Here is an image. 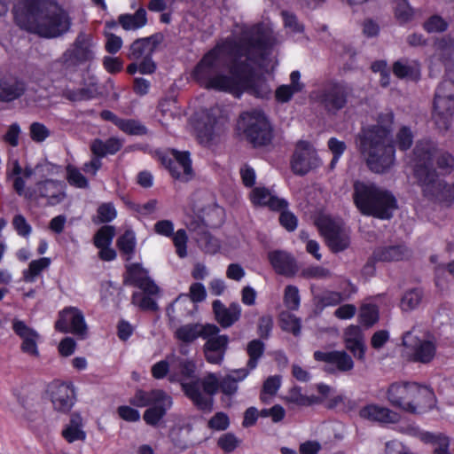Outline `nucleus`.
Segmentation results:
<instances>
[{"mask_svg":"<svg viewBox=\"0 0 454 454\" xmlns=\"http://www.w3.org/2000/svg\"><path fill=\"white\" fill-rule=\"evenodd\" d=\"M239 32L218 43L195 66L192 76L202 87L223 92H232L236 74L232 67L241 63L247 43L243 41V27Z\"/></svg>","mask_w":454,"mask_h":454,"instance_id":"f257e3e1","label":"nucleus"},{"mask_svg":"<svg viewBox=\"0 0 454 454\" xmlns=\"http://www.w3.org/2000/svg\"><path fill=\"white\" fill-rule=\"evenodd\" d=\"M242 38L247 47L242 62L232 67L236 84L231 93L239 96L242 91H247L257 98H266L270 88L262 76L255 74V69L262 66L270 54L274 43L272 32L262 24L244 26Z\"/></svg>","mask_w":454,"mask_h":454,"instance_id":"f03ea898","label":"nucleus"},{"mask_svg":"<svg viewBox=\"0 0 454 454\" xmlns=\"http://www.w3.org/2000/svg\"><path fill=\"white\" fill-rule=\"evenodd\" d=\"M17 26L44 38L66 34L72 21L68 13L54 0H26L23 8L14 11Z\"/></svg>","mask_w":454,"mask_h":454,"instance_id":"7ed1b4c3","label":"nucleus"},{"mask_svg":"<svg viewBox=\"0 0 454 454\" xmlns=\"http://www.w3.org/2000/svg\"><path fill=\"white\" fill-rule=\"evenodd\" d=\"M393 119L392 113L380 114L377 125L363 129L356 136L358 150L374 173H386L395 164V147L389 129Z\"/></svg>","mask_w":454,"mask_h":454,"instance_id":"20e7f679","label":"nucleus"},{"mask_svg":"<svg viewBox=\"0 0 454 454\" xmlns=\"http://www.w3.org/2000/svg\"><path fill=\"white\" fill-rule=\"evenodd\" d=\"M353 200L362 215L388 220L397 208L395 196L387 190L370 182L356 181Z\"/></svg>","mask_w":454,"mask_h":454,"instance_id":"39448f33","label":"nucleus"},{"mask_svg":"<svg viewBox=\"0 0 454 454\" xmlns=\"http://www.w3.org/2000/svg\"><path fill=\"white\" fill-rule=\"evenodd\" d=\"M434 397L430 388L416 382H394L387 391V398L392 406L412 414L430 408Z\"/></svg>","mask_w":454,"mask_h":454,"instance_id":"423d86ee","label":"nucleus"},{"mask_svg":"<svg viewBox=\"0 0 454 454\" xmlns=\"http://www.w3.org/2000/svg\"><path fill=\"white\" fill-rule=\"evenodd\" d=\"M415 177L422 188L423 195L442 207H449L454 201V183L439 180L435 169L426 166L415 168Z\"/></svg>","mask_w":454,"mask_h":454,"instance_id":"0eeeda50","label":"nucleus"},{"mask_svg":"<svg viewBox=\"0 0 454 454\" xmlns=\"http://www.w3.org/2000/svg\"><path fill=\"white\" fill-rule=\"evenodd\" d=\"M237 129L254 147L266 146L273 138L271 125L264 114L258 110L241 114Z\"/></svg>","mask_w":454,"mask_h":454,"instance_id":"6e6552de","label":"nucleus"},{"mask_svg":"<svg viewBox=\"0 0 454 454\" xmlns=\"http://www.w3.org/2000/svg\"><path fill=\"white\" fill-rule=\"evenodd\" d=\"M220 378L214 372H207L204 377L190 382H181L185 395L200 411H211L213 398L219 391Z\"/></svg>","mask_w":454,"mask_h":454,"instance_id":"1a4fd4ad","label":"nucleus"},{"mask_svg":"<svg viewBox=\"0 0 454 454\" xmlns=\"http://www.w3.org/2000/svg\"><path fill=\"white\" fill-rule=\"evenodd\" d=\"M207 211V215L203 217L198 215H189L185 220V225L198 246L205 253L215 254L220 248V243L217 239L208 232L207 227L216 225L211 218V215H219L222 209L209 206Z\"/></svg>","mask_w":454,"mask_h":454,"instance_id":"9d476101","label":"nucleus"},{"mask_svg":"<svg viewBox=\"0 0 454 454\" xmlns=\"http://www.w3.org/2000/svg\"><path fill=\"white\" fill-rule=\"evenodd\" d=\"M13 188L20 196L30 200L46 199L50 206L60 203L66 197L64 184L52 179L37 182L34 187L26 188L23 177H15Z\"/></svg>","mask_w":454,"mask_h":454,"instance_id":"9b49d317","label":"nucleus"},{"mask_svg":"<svg viewBox=\"0 0 454 454\" xmlns=\"http://www.w3.org/2000/svg\"><path fill=\"white\" fill-rule=\"evenodd\" d=\"M414 155L418 160L416 168L426 166L434 169L431 166L434 158L436 165L443 173L449 174L454 169V157L448 152L438 150L432 141H419L414 148Z\"/></svg>","mask_w":454,"mask_h":454,"instance_id":"f8f14e48","label":"nucleus"},{"mask_svg":"<svg viewBox=\"0 0 454 454\" xmlns=\"http://www.w3.org/2000/svg\"><path fill=\"white\" fill-rule=\"evenodd\" d=\"M351 91L347 83L331 81L312 95L325 111L335 114L346 106Z\"/></svg>","mask_w":454,"mask_h":454,"instance_id":"ddd939ff","label":"nucleus"},{"mask_svg":"<svg viewBox=\"0 0 454 454\" xmlns=\"http://www.w3.org/2000/svg\"><path fill=\"white\" fill-rule=\"evenodd\" d=\"M95 43L91 34L80 32L74 43L63 53L61 61L68 66H79L90 62L95 58Z\"/></svg>","mask_w":454,"mask_h":454,"instance_id":"4468645a","label":"nucleus"},{"mask_svg":"<svg viewBox=\"0 0 454 454\" xmlns=\"http://www.w3.org/2000/svg\"><path fill=\"white\" fill-rule=\"evenodd\" d=\"M317 226L333 252L338 253L349 247V232L339 223L329 217H322L318 219Z\"/></svg>","mask_w":454,"mask_h":454,"instance_id":"2eb2a0df","label":"nucleus"},{"mask_svg":"<svg viewBox=\"0 0 454 454\" xmlns=\"http://www.w3.org/2000/svg\"><path fill=\"white\" fill-rule=\"evenodd\" d=\"M160 159L173 178L188 182L193 177L194 173L188 152L172 149L168 153L162 154Z\"/></svg>","mask_w":454,"mask_h":454,"instance_id":"dca6fc26","label":"nucleus"},{"mask_svg":"<svg viewBox=\"0 0 454 454\" xmlns=\"http://www.w3.org/2000/svg\"><path fill=\"white\" fill-rule=\"evenodd\" d=\"M319 165L320 160L312 145L306 141H299L291 161L293 171L296 175L303 176Z\"/></svg>","mask_w":454,"mask_h":454,"instance_id":"f3484780","label":"nucleus"},{"mask_svg":"<svg viewBox=\"0 0 454 454\" xmlns=\"http://www.w3.org/2000/svg\"><path fill=\"white\" fill-rule=\"evenodd\" d=\"M55 328L61 333H71L81 338L87 334L83 314L74 307L67 308L59 313Z\"/></svg>","mask_w":454,"mask_h":454,"instance_id":"a211bd4d","label":"nucleus"},{"mask_svg":"<svg viewBox=\"0 0 454 454\" xmlns=\"http://www.w3.org/2000/svg\"><path fill=\"white\" fill-rule=\"evenodd\" d=\"M403 344L411 350L413 362L428 364L435 356L436 344L431 340L413 338L411 332L403 334Z\"/></svg>","mask_w":454,"mask_h":454,"instance_id":"6ab92c4d","label":"nucleus"},{"mask_svg":"<svg viewBox=\"0 0 454 454\" xmlns=\"http://www.w3.org/2000/svg\"><path fill=\"white\" fill-rule=\"evenodd\" d=\"M51 400L56 411L67 413L76 401L74 389L70 384L54 382L51 387Z\"/></svg>","mask_w":454,"mask_h":454,"instance_id":"aec40b11","label":"nucleus"},{"mask_svg":"<svg viewBox=\"0 0 454 454\" xmlns=\"http://www.w3.org/2000/svg\"><path fill=\"white\" fill-rule=\"evenodd\" d=\"M314 358L317 361L325 362L327 364L325 371L330 373H334L336 371L340 372H349L354 368V361L352 357L345 351H316Z\"/></svg>","mask_w":454,"mask_h":454,"instance_id":"412c9836","label":"nucleus"},{"mask_svg":"<svg viewBox=\"0 0 454 454\" xmlns=\"http://www.w3.org/2000/svg\"><path fill=\"white\" fill-rule=\"evenodd\" d=\"M219 333V327L214 324L190 323L178 327L175 332V337L184 345H189L199 337L207 338Z\"/></svg>","mask_w":454,"mask_h":454,"instance_id":"4be33fe9","label":"nucleus"},{"mask_svg":"<svg viewBox=\"0 0 454 454\" xmlns=\"http://www.w3.org/2000/svg\"><path fill=\"white\" fill-rule=\"evenodd\" d=\"M12 325L13 332L21 339V351L34 357L39 356L37 343L40 335L38 333L18 318H14Z\"/></svg>","mask_w":454,"mask_h":454,"instance_id":"5701e85b","label":"nucleus"},{"mask_svg":"<svg viewBox=\"0 0 454 454\" xmlns=\"http://www.w3.org/2000/svg\"><path fill=\"white\" fill-rule=\"evenodd\" d=\"M203 339L206 340L203 352L207 362L213 364H221L227 350L228 336L215 333Z\"/></svg>","mask_w":454,"mask_h":454,"instance_id":"b1692460","label":"nucleus"},{"mask_svg":"<svg viewBox=\"0 0 454 454\" xmlns=\"http://www.w3.org/2000/svg\"><path fill=\"white\" fill-rule=\"evenodd\" d=\"M163 39L162 34L156 33L149 37L135 40L129 46L128 58L131 60H138L152 56Z\"/></svg>","mask_w":454,"mask_h":454,"instance_id":"393cba45","label":"nucleus"},{"mask_svg":"<svg viewBox=\"0 0 454 454\" xmlns=\"http://www.w3.org/2000/svg\"><path fill=\"white\" fill-rule=\"evenodd\" d=\"M215 320L223 328H229L238 322L241 316V307L232 302L226 307L221 301L215 300L212 303Z\"/></svg>","mask_w":454,"mask_h":454,"instance_id":"a878e982","label":"nucleus"},{"mask_svg":"<svg viewBox=\"0 0 454 454\" xmlns=\"http://www.w3.org/2000/svg\"><path fill=\"white\" fill-rule=\"evenodd\" d=\"M454 114V98L434 96L433 119L436 126L442 130L449 129Z\"/></svg>","mask_w":454,"mask_h":454,"instance_id":"bb28decb","label":"nucleus"},{"mask_svg":"<svg viewBox=\"0 0 454 454\" xmlns=\"http://www.w3.org/2000/svg\"><path fill=\"white\" fill-rule=\"evenodd\" d=\"M359 416L364 419L383 424H395L400 420L398 413L376 404H369L359 411Z\"/></svg>","mask_w":454,"mask_h":454,"instance_id":"cd10ccee","label":"nucleus"},{"mask_svg":"<svg viewBox=\"0 0 454 454\" xmlns=\"http://www.w3.org/2000/svg\"><path fill=\"white\" fill-rule=\"evenodd\" d=\"M197 136L201 144H209L219 136V121L211 113L204 114L196 124Z\"/></svg>","mask_w":454,"mask_h":454,"instance_id":"c85d7f7f","label":"nucleus"},{"mask_svg":"<svg viewBox=\"0 0 454 454\" xmlns=\"http://www.w3.org/2000/svg\"><path fill=\"white\" fill-rule=\"evenodd\" d=\"M171 363V372L168 375L170 382H181V376L192 378L195 372V364L187 358L181 357L172 353L168 355Z\"/></svg>","mask_w":454,"mask_h":454,"instance_id":"c756f323","label":"nucleus"},{"mask_svg":"<svg viewBox=\"0 0 454 454\" xmlns=\"http://www.w3.org/2000/svg\"><path fill=\"white\" fill-rule=\"evenodd\" d=\"M345 347L359 360L364 357L365 346L362 331L358 325H349L344 331Z\"/></svg>","mask_w":454,"mask_h":454,"instance_id":"7c9ffc66","label":"nucleus"},{"mask_svg":"<svg viewBox=\"0 0 454 454\" xmlns=\"http://www.w3.org/2000/svg\"><path fill=\"white\" fill-rule=\"evenodd\" d=\"M411 250L404 244H397L378 247L373 252V256L378 261L398 262L409 259Z\"/></svg>","mask_w":454,"mask_h":454,"instance_id":"2f4dec72","label":"nucleus"},{"mask_svg":"<svg viewBox=\"0 0 454 454\" xmlns=\"http://www.w3.org/2000/svg\"><path fill=\"white\" fill-rule=\"evenodd\" d=\"M26 91L24 82L14 77L0 78V101L12 102Z\"/></svg>","mask_w":454,"mask_h":454,"instance_id":"473e14b6","label":"nucleus"},{"mask_svg":"<svg viewBox=\"0 0 454 454\" xmlns=\"http://www.w3.org/2000/svg\"><path fill=\"white\" fill-rule=\"evenodd\" d=\"M251 200L254 205L267 206L272 210L285 209L288 203L286 200L274 196L263 187H256L251 192Z\"/></svg>","mask_w":454,"mask_h":454,"instance_id":"72a5a7b5","label":"nucleus"},{"mask_svg":"<svg viewBox=\"0 0 454 454\" xmlns=\"http://www.w3.org/2000/svg\"><path fill=\"white\" fill-rule=\"evenodd\" d=\"M268 258L277 273L285 276H293L295 273V261L286 252L276 250L269 253Z\"/></svg>","mask_w":454,"mask_h":454,"instance_id":"f704fd0d","label":"nucleus"},{"mask_svg":"<svg viewBox=\"0 0 454 454\" xmlns=\"http://www.w3.org/2000/svg\"><path fill=\"white\" fill-rule=\"evenodd\" d=\"M249 374L248 369L231 370L220 378L219 390L227 396L234 395L239 389V383Z\"/></svg>","mask_w":454,"mask_h":454,"instance_id":"c9c22d12","label":"nucleus"},{"mask_svg":"<svg viewBox=\"0 0 454 454\" xmlns=\"http://www.w3.org/2000/svg\"><path fill=\"white\" fill-rule=\"evenodd\" d=\"M161 400H165V403H169V395L161 389H153L151 391L137 389L129 402L137 407H152Z\"/></svg>","mask_w":454,"mask_h":454,"instance_id":"e433bc0d","label":"nucleus"},{"mask_svg":"<svg viewBox=\"0 0 454 454\" xmlns=\"http://www.w3.org/2000/svg\"><path fill=\"white\" fill-rule=\"evenodd\" d=\"M61 434L69 443L75 441H85L86 432L83 430V419L79 412H73L70 415L69 422L63 428Z\"/></svg>","mask_w":454,"mask_h":454,"instance_id":"4c0bfd02","label":"nucleus"},{"mask_svg":"<svg viewBox=\"0 0 454 454\" xmlns=\"http://www.w3.org/2000/svg\"><path fill=\"white\" fill-rule=\"evenodd\" d=\"M62 95L67 100L76 102L95 98L99 95V91L97 83L90 82L80 89L67 88L63 90Z\"/></svg>","mask_w":454,"mask_h":454,"instance_id":"58836bf2","label":"nucleus"},{"mask_svg":"<svg viewBox=\"0 0 454 454\" xmlns=\"http://www.w3.org/2000/svg\"><path fill=\"white\" fill-rule=\"evenodd\" d=\"M121 146V141L115 137H111L106 141L95 139L90 144V150L95 156L102 158L107 154H114Z\"/></svg>","mask_w":454,"mask_h":454,"instance_id":"ea45409f","label":"nucleus"},{"mask_svg":"<svg viewBox=\"0 0 454 454\" xmlns=\"http://www.w3.org/2000/svg\"><path fill=\"white\" fill-rule=\"evenodd\" d=\"M196 309V304L189 298L187 294L179 295L175 301L168 308L167 313L169 317L176 312L180 317H187L192 315Z\"/></svg>","mask_w":454,"mask_h":454,"instance_id":"a19ab883","label":"nucleus"},{"mask_svg":"<svg viewBox=\"0 0 454 454\" xmlns=\"http://www.w3.org/2000/svg\"><path fill=\"white\" fill-rule=\"evenodd\" d=\"M118 21L125 30L138 29L147 22L146 12L144 8H139L134 14L120 15Z\"/></svg>","mask_w":454,"mask_h":454,"instance_id":"79ce46f5","label":"nucleus"},{"mask_svg":"<svg viewBox=\"0 0 454 454\" xmlns=\"http://www.w3.org/2000/svg\"><path fill=\"white\" fill-rule=\"evenodd\" d=\"M172 405V398L169 396V403H165V400H161L159 403L149 407L144 413L143 419L147 425L157 426L160 419L165 416L167 411Z\"/></svg>","mask_w":454,"mask_h":454,"instance_id":"37998d69","label":"nucleus"},{"mask_svg":"<svg viewBox=\"0 0 454 454\" xmlns=\"http://www.w3.org/2000/svg\"><path fill=\"white\" fill-rule=\"evenodd\" d=\"M50 264L51 259L47 257L32 261L29 263L28 268L23 271V280L27 283L35 282V278L43 270H46Z\"/></svg>","mask_w":454,"mask_h":454,"instance_id":"c03bdc74","label":"nucleus"},{"mask_svg":"<svg viewBox=\"0 0 454 454\" xmlns=\"http://www.w3.org/2000/svg\"><path fill=\"white\" fill-rule=\"evenodd\" d=\"M116 246L121 253L127 256L126 260H130L136 247V237L134 231L127 230L117 239Z\"/></svg>","mask_w":454,"mask_h":454,"instance_id":"a18cd8bd","label":"nucleus"},{"mask_svg":"<svg viewBox=\"0 0 454 454\" xmlns=\"http://www.w3.org/2000/svg\"><path fill=\"white\" fill-rule=\"evenodd\" d=\"M393 73L398 78L414 77L419 74V67L416 62H409L408 59H400L394 63Z\"/></svg>","mask_w":454,"mask_h":454,"instance_id":"49530a36","label":"nucleus"},{"mask_svg":"<svg viewBox=\"0 0 454 454\" xmlns=\"http://www.w3.org/2000/svg\"><path fill=\"white\" fill-rule=\"evenodd\" d=\"M247 352L249 356L247 367L249 372L257 366L258 360L262 357L264 352V344L260 340H253L248 342Z\"/></svg>","mask_w":454,"mask_h":454,"instance_id":"de8ad7c7","label":"nucleus"},{"mask_svg":"<svg viewBox=\"0 0 454 454\" xmlns=\"http://www.w3.org/2000/svg\"><path fill=\"white\" fill-rule=\"evenodd\" d=\"M394 12L395 19L401 24L411 21L415 14L414 9L410 5L407 0H395Z\"/></svg>","mask_w":454,"mask_h":454,"instance_id":"09e8293b","label":"nucleus"},{"mask_svg":"<svg viewBox=\"0 0 454 454\" xmlns=\"http://www.w3.org/2000/svg\"><path fill=\"white\" fill-rule=\"evenodd\" d=\"M279 324L282 330L298 336L301 333V320L288 311H282L279 315Z\"/></svg>","mask_w":454,"mask_h":454,"instance_id":"8fccbe9b","label":"nucleus"},{"mask_svg":"<svg viewBox=\"0 0 454 454\" xmlns=\"http://www.w3.org/2000/svg\"><path fill=\"white\" fill-rule=\"evenodd\" d=\"M423 292L419 288L407 291L402 297L400 307L403 311H410L416 309L421 302Z\"/></svg>","mask_w":454,"mask_h":454,"instance_id":"3c124183","label":"nucleus"},{"mask_svg":"<svg viewBox=\"0 0 454 454\" xmlns=\"http://www.w3.org/2000/svg\"><path fill=\"white\" fill-rule=\"evenodd\" d=\"M286 400L288 403L300 406H309L318 402V399L316 396H308L303 395L300 387H292L288 392V395L286 396Z\"/></svg>","mask_w":454,"mask_h":454,"instance_id":"603ef678","label":"nucleus"},{"mask_svg":"<svg viewBox=\"0 0 454 454\" xmlns=\"http://www.w3.org/2000/svg\"><path fill=\"white\" fill-rule=\"evenodd\" d=\"M189 428H175L170 432V438L173 445L178 451H184L190 446Z\"/></svg>","mask_w":454,"mask_h":454,"instance_id":"864d4df0","label":"nucleus"},{"mask_svg":"<svg viewBox=\"0 0 454 454\" xmlns=\"http://www.w3.org/2000/svg\"><path fill=\"white\" fill-rule=\"evenodd\" d=\"M115 236V228L113 225L102 226L94 235V245L96 247H106L112 244Z\"/></svg>","mask_w":454,"mask_h":454,"instance_id":"5fc2aeb1","label":"nucleus"},{"mask_svg":"<svg viewBox=\"0 0 454 454\" xmlns=\"http://www.w3.org/2000/svg\"><path fill=\"white\" fill-rule=\"evenodd\" d=\"M281 378L279 376H270L263 383L262 390L260 395L262 402L268 403L269 398L273 396L280 387Z\"/></svg>","mask_w":454,"mask_h":454,"instance_id":"6e6d98bb","label":"nucleus"},{"mask_svg":"<svg viewBox=\"0 0 454 454\" xmlns=\"http://www.w3.org/2000/svg\"><path fill=\"white\" fill-rule=\"evenodd\" d=\"M439 57L444 62H450L454 55V39L444 37L435 43Z\"/></svg>","mask_w":454,"mask_h":454,"instance_id":"4d7b16f0","label":"nucleus"},{"mask_svg":"<svg viewBox=\"0 0 454 454\" xmlns=\"http://www.w3.org/2000/svg\"><path fill=\"white\" fill-rule=\"evenodd\" d=\"M67 182L77 188H87L89 186V182L87 178L81 173V171L72 166L68 165L67 167Z\"/></svg>","mask_w":454,"mask_h":454,"instance_id":"13d9d810","label":"nucleus"},{"mask_svg":"<svg viewBox=\"0 0 454 454\" xmlns=\"http://www.w3.org/2000/svg\"><path fill=\"white\" fill-rule=\"evenodd\" d=\"M118 128L129 135L141 136L147 133L146 127L135 120L121 119Z\"/></svg>","mask_w":454,"mask_h":454,"instance_id":"bf43d9fd","label":"nucleus"},{"mask_svg":"<svg viewBox=\"0 0 454 454\" xmlns=\"http://www.w3.org/2000/svg\"><path fill=\"white\" fill-rule=\"evenodd\" d=\"M299 290L294 286H287L284 294V303L289 310H297L300 306Z\"/></svg>","mask_w":454,"mask_h":454,"instance_id":"052dcab7","label":"nucleus"},{"mask_svg":"<svg viewBox=\"0 0 454 454\" xmlns=\"http://www.w3.org/2000/svg\"><path fill=\"white\" fill-rule=\"evenodd\" d=\"M132 303L143 310L155 311L158 309L156 301L150 296L141 292H136L132 295Z\"/></svg>","mask_w":454,"mask_h":454,"instance_id":"680f3d73","label":"nucleus"},{"mask_svg":"<svg viewBox=\"0 0 454 454\" xmlns=\"http://www.w3.org/2000/svg\"><path fill=\"white\" fill-rule=\"evenodd\" d=\"M173 243L176 247V253L180 258L187 256V241L188 237L185 230L179 229L172 236Z\"/></svg>","mask_w":454,"mask_h":454,"instance_id":"e2e57ef3","label":"nucleus"},{"mask_svg":"<svg viewBox=\"0 0 454 454\" xmlns=\"http://www.w3.org/2000/svg\"><path fill=\"white\" fill-rule=\"evenodd\" d=\"M359 317L362 324L370 327L379 320V311L374 305L366 304L361 308Z\"/></svg>","mask_w":454,"mask_h":454,"instance_id":"0e129e2a","label":"nucleus"},{"mask_svg":"<svg viewBox=\"0 0 454 454\" xmlns=\"http://www.w3.org/2000/svg\"><path fill=\"white\" fill-rule=\"evenodd\" d=\"M97 213L98 221L94 219V223H109L113 221L117 215L114 206L110 202L101 204L98 207Z\"/></svg>","mask_w":454,"mask_h":454,"instance_id":"69168bd1","label":"nucleus"},{"mask_svg":"<svg viewBox=\"0 0 454 454\" xmlns=\"http://www.w3.org/2000/svg\"><path fill=\"white\" fill-rule=\"evenodd\" d=\"M345 299L346 297L341 293L334 291H325L317 296V300L323 307L338 305Z\"/></svg>","mask_w":454,"mask_h":454,"instance_id":"338daca9","label":"nucleus"},{"mask_svg":"<svg viewBox=\"0 0 454 454\" xmlns=\"http://www.w3.org/2000/svg\"><path fill=\"white\" fill-rule=\"evenodd\" d=\"M51 132L49 129L41 122H33L29 127V135L33 141L36 143L43 142Z\"/></svg>","mask_w":454,"mask_h":454,"instance_id":"774afa93","label":"nucleus"}]
</instances>
